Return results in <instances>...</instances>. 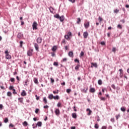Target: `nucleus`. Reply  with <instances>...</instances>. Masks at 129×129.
<instances>
[{
	"instance_id": "obj_52",
	"label": "nucleus",
	"mask_w": 129,
	"mask_h": 129,
	"mask_svg": "<svg viewBox=\"0 0 129 129\" xmlns=\"http://www.w3.org/2000/svg\"><path fill=\"white\" fill-rule=\"evenodd\" d=\"M111 87L112 88H113V89H115V86L114 85V84H112L111 85Z\"/></svg>"
},
{
	"instance_id": "obj_26",
	"label": "nucleus",
	"mask_w": 129,
	"mask_h": 129,
	"mask_svg": "<svg viewBox=\"0 0 129 129\" xmlns=\"http://www.w3.org/2000/svg\"><path fill=\"white\" fill-rule=\"evenodd\" d=\"M98 84H99V85H101V84H102V81L101 80H99L98 81Z\"/></svg>"
},
{
	"instance_id": "obj_5",
	"label": "nucleus",
	"mask_w": 129,
	"mask_h": 129,
	"mask_svg": "<svg viewBox=\"0 0 129 129\" xmlns=\"http://www.w3.org/2000/svg\"><path fill=\"white\" fill-rule=\"evenodd\" d=\"M36 41L38 44H41L42 43V38L38 37Z\"/></svg>"
},
{
	"instance_id": "obj_38",
	"label": "nucleus",
	"mask_w": 129,
	"mask_h": 129,
	"mask_svg": "<svg viewBox=\"0 0 129 129\" xmlns=\"http://www.w3.org/2000/svg\"><path fill=\"white\" fill-rule=\"evenodd\" d=\"M18 100L22 103V102H23V98H19Z\"/></svg>"
},
{
	"instance_id": "obj_49",
	"label": "nucleus",
	"mask_w": 129,
	"mask_h": 129,
	"mask_svg": "<svg viewBox=\"0 0 129 129\" xmlns=\"http://www.w3.org/2000/svg\"><path fill=\"white\" fill-rule=\"evenodd\" d=\"M57 107H60V106H61V103L58 102V103L57 104Z\"/></svg>"
},
{
	"instance_id": "obj_43",
	"label": "nucleus",
	"mask_w": 129,
	"mask_h": 129,
	"mask_svg": "<svg viewBox=\"0 0 129 129\" xmlns=\"http://www.w3.org/2000/svg\"><path fill=\"white\" fill-rule=\"evenodd\" d=\"M67 93H70V92H71V89H67Z\"/></svg>"
},
{
	"instance_id": "obj_15",
	"label": "nucleus",
	"mask_w": 129,
	"mask_h": 129,
	"mask_svg": "<svg viewBox=\"0 0 129 129\" xmlns=\"http://www.w3.org/2000/svg\"><path fill=\"white\" fill-rule=\"evenodd\" d=\"M72 116L73 118H77V115L76 114V113H73L72 114Z\"/></svg>"
},
{
	"instance_id": "obj_25",
	"label": "nucleus",
	"mask_w": 129,
	"mask_h": 129,
	"mask_svg": "<svg viewBox=\"0 0 129 129\" xmlns=\"http://www.w3.org/2000/svg\"><path fill=\"white\" fill-rule=\"evenodd\" d=\"M34 82L35 83V84H38V79L35 78L34 79Z\"/></svg>"
},
{
	"instance_id": "obj_20",
	"label": "nucleus",
	"mask_w": 129,
	"mask_h": 129,
	"mask_svg": "<svg viewBox=\"0 0 129 129\" xmlns=\"http://www.w3.org/2000/svg\"><path fill=\"white\" fill-rule=\"evenodd\" d=\"M6 59H11L12 56H11V55L8 54L6 55Z\"/></svg>"
},
{
	"instance_id": "obj_18",
	"label": "nucleus",
	"mask_w": 129,
	"mask_h": 129,
	"mask_svg": "<svg viewBox=\"0 0 129 129\" xmlns=\"http://www.w3.org/2000/svg\"><path fill=\"white\" fill-rule=\"evenodd\" d=\"M90 92H92V93L95 92V89L94 88H91L90 89Z\"/></svg>"
},
{
	"instance_id": "obj_3",
	"label": "nucleus",
	"mask_w": 129,
	"mask_h": 129,
	"mask_svg": "<svg viewBox=\"0 0 129 129\" xmlns=\"http://www.w3.org/2000/svg\"><path fill=\"white\" fill-rule=\"evenodd\" d=\"M33 49H29L27 51V55L29 56H31L33 55Z\"/></svg>"
},
{
	"instance_id": "obj_42",
	"label": "nucleus",
	"mask_w": 129,
	"mask_h": 129,
	"mask_svg": "<svg viewBox=\"0 0 129 129\" xmlns=\"http://www.w3.org/2000/svg\"><path fill=\"white\" fill-rule=\"evenodd\" d=\"M94 127H95V128L98 129V127H99V126H98V124H95Z\"/></svg>"
},
{
	"instance_id": "obj_21",
	"label": "nucleus",
	"mask_w": 129,
	"mask_h": 129,
	"mask_svg": "<svg viewBox=\"0 0 129 129\" xmlns=\"http://www.w3.org/2000/svg\"><path fill=\"white\" fill-rule=\"evenodd\" d=\"M52 51H53V52H55V51H56V50H57V46H53L52 47V48H51Z\"/></svg>"
},
{
	"instance_id": "obj_56",
	"label": "nucleus",
	"mask_w": 129,
	"mask_h": 129,
	"mask_svg": "<svg viewBox=\"0 0 129 129\" xmlns=\"http://www.w3.org/2000/svg\"><path fill=\"white\" fill-rule=\"evenodd\" d=\"M34 124H33L32 126H33V128H37V127L38 126V125H35V126H34Z\"/></svg>"
},
{
	"instance_id": "obj_37",
	"label": "nucleus",
	"mask_w": 129,
	"mask_h": 129,
	"mask_svg": "<svg viewBox=\"0 0 129 129\" xmlns=\"http://www.w3.org/2000/svg\"><path fill=\"white\" fill-rule=\"evenodd\" d=\"M29 81H28V80H26L25 82V84H24V86H28V82Z\"/></svg>"
},
{
	"instance_id": "obj_58",
	"label": "nucleus",
	"mask_w": 129,
	"mask_h": 129,
	"mask_svg": "<svg viewBox=\"0 0 129 129\" xmlns=\"http://www.w3.org/2000/svg\"><path fill=\"white\" fill-rule=\"evenodd\" d=\"M119 71L120 72V75H121V74H122V72H121L122 71V69H120L119 70Z\"/></svg>"
},
{
	"instance_id": "obj_62",
	"label": "nucleus",
	"mask_w": 129,
	"mask_h": 129,
	"mask_svg": "<svg viewBox=\"0 0 129 129\" xmlns=\"http://www.w3.org/2000/svg\"><path fill=\"white\" fill-rule=\"evenodd\" d=\"M101 129H106V126H103Z\"/></svg>"
},
{
	"instance_id": "obj_54",
	"label": "nucleus",
	"mask_w": 129,
	"mask_h": 129,
	"mask_svg": "<svg viewBox=\"0 0 129 129\" xmlns=\"http://www.w3.org/2000/svg\"><path fill=\"white\" fill-rule=\"evenodd\" d=\"M50 81L51 82V83H53L55 80H54V79H53V78H50Z\"/></svg>"
},
{
	"instance_id": "obj_23",
	"label": "nucleus",
	"mask_w": 129,
	"mask_h": 129,
	"mask_svg": "<svg viewBox=\"0 0 129 129\" xmlns=\"http://www.w3.org/2000/svg\"><path fill=\"white\" fill-rule=\"evenodd\" d=\"M49 11H50V13H51V14H53V13H54V8H53L51 7H50L49 8Z\"/></svg>"
},
{
	"instance_id": "obj_63",
	"label": "nucleus",
	"mask_w": 129,
	"mask_h": 129,
	"mask_svg": "<svg viewBox=\"0 0 129 129\" xmlns=\"http://www.w3.org/2000/svg\"><path fill=\"white\" fill-rule=\"evenodd\" d=\"M51 56L52 57H54V56H55V53L54 52L51 53Z\"/></svg>"
},
{
	"instance_id": "obj_41",
	"label": "nucleus",
	"mask_w": 129,
	"mask_h": 129,
	"mask_svg": "<svg viewBox=\"0 0 129 129\" xmlns=\"http://www.w3.org/2000/svg\"><path fill=\"white\" fill-rule=\"evenodd\" d=\"M120 117V114H118V115H116V120H117V119H118V118Z\"/></svg>"
},
{
	"instance_id": "obj_28",
	"label": "nucleus",
	"mask_w": 129,
	"mask_h": 129,
	"mask_svg": "<svg viewBox=\"0 0 129 129\" xmlns=\"http://www.w3.org/2000/svg\"><path fill=\"white\" fill-rule=\"evenodd\" d=\"M117 28H118V29H120V30H121V29H122V26L120 25V24H118L117 26Z\"/></svg>"
},
{
	"instance_id": "obj_17",
	"label": "nucleus",
	"mask_w": 129,
	"mask_h": 129,
	"mask_svg": "<svg viewBox=\"0 0 129 129\" xmlns=\"http://www.w3.org/2000/svg\"><path fill=\"white\" fill-rule=\"evenodd\" d=\"M86 110H87V111H89V112L87 114L88 115H90L91 114V113L92 112L91 110H90V109H89V108H87Z\"/></svg>"
},
{
	"instance_id": "obj_22",
	"label": "nucleus",
	"mask_w": 129,
	"mask_h": 129,
	"mask_svg": "<svg viewBox=\"0 0 129 129\" xmlns=\"http://www.w3.org/2000/svg\"><path fill=\"white\" fill-rule=\"evenodd\" d=\"M69 57H73V51H70L68 53Z\"/></svg>"
},
{
	"instance_id": "obj_19",
	"label": "nucleus",
	"mask_w": 129,
	"mask_h": 129,
	"mask_svg": "<svg viewBox=\"0 0 129 129\" xmlns=\"http://www.w3.org/2000/svg\"><path fill=\"white\" fill-rule=\"evenodd\" d=\"M43 101L45 103V104H47L48 103V101H47V98L46 97H43Z\"/></svg>"
},
{
	"instance_id": "obj_30",
	"label": "nucleus",
	"mask_w": 129,
	"mask_h": 129,
	"mask_svg": "<svg viewBox=\"0 0 129 129\" xmlns=\"http://www.w3.org/2000/svg\"><path fill=\"white\" fill-rule=\"evenodd\" d=\"M67 58H64L62 59V60L61 61V63H63V62H67Z\"/></svg>"
},
{
	"instance_id": "obj_27",
	"label": "nucleus",
	"mask_w": 129,
	"mask_h": 129,
	"mask_svg": "<svg viewBox=\"0 0 129 129\" xmlns=\"http://www.w3.org/2000/svg\"><path fill=\"white\" fill-rule=\"evenodd\" d=\"M54 18H56V19H59L60 16H59V14H56L55 15H54Z\"/></svg>"
},
{
	"instance_id": "obj_51",
	"label": "nucleus",
	"mask_w": 129,
	"mask_h": 129,
	"mask_svg": "<svg viewBox=\"0 0 129 129\" xmlns=\"http://www.w3.org/2000/svg\"><path fill=\"white\" fill-rule=\"evenodd\" d=\"M69 1L71 3H72V4H74V3H75V1H76V0H69Z\"/></svg>"
},
{
	"instance_id": "obj_16",
	"label": "nucleus",
	"mask_w": 129,
	"mask_h": 129,
	"mask_svg": "<svg viewBox=\"0 0 129 129\" xmlns=\"http://www.w3.org/2000/svg\"><path fill=\"white\" fill-rule=\"evenodd\" d=\"M22 96H26L27 95V93L25 90H23L22 92L21 93Z\"/></svg>"
},
{
	"instance_id": "obj_32",
	"label": "nucleus",
	"mask_w": 129,
	"mask_h": 129,
	"mask_svg": "<svg viewBox=\"0 0 129 129\" xmlns=\"http://www.w3.org/2000/svg\"><path fill=\"white\" fill-rule=\"evenodd\" d=\"M4 122L5 123H7V122H9V119L8 118H5L4 119Z\"/></svg>"
},
{
	"instance_id": "obj_10",
	"label": "nucleus",
	"mask_w": 129,
	"mask_h": 129,
	"mask_svg": "<svg viewBox=\"0 0 129 129\" xmlns=\"http://www.w3.org/2000/svg\"><path fill=\"white\" fill-rule=\"evenodd\" d=\"M87 90H88V88H87L86 89L84 88L81 89L82 92H83L84 93H87Z\"/></svg>"
},
{
	"instance_id": "obj_4",
	"label": "nucleus",
	"mask_w": 129,
	"mask_h": 129,
	"mask_svg": "<svg viewBox=\"0 0 129 129\" xmlns=\"http://www.w3.org/2000/svg\"><path fill=\"white\" fill-rule=\"evenodd\" d=\"M54 112L56 115H60V110L59 109L56 108L55 109Z\"/></svg>"
},
{
	"instance_id": "obj_33",
	"label": "nucleus",
	"mask_w": 129,
	"mask_h": 129,
	"mask_svg": "<svg viewBox=\"0 0 129 129\" xmlns=\"http://www.w3.org/2000/svg\"><path fill=\"white\" fill-rule=\"evenodd\" d=\"M79 67H80V65H77L75 68V70H78V69H79Z\"/></svg>"
},
{
	"instance_id": "obj_12",
	"label": "nucleus",
	"mask_w": 129,
	"mask_h": 129,
	"mask_svg": "<svg viewBox=\"0 0 129 129\" xmlns=\"http://www.w3.org/2000/svg\"><path fill=\"white\" fill-rule=\"evenodd\" d=\"M53 98H54V96L53 95V94H50L49 95H48V99L52 100L53 99Z\"/></svg>"
},
{
	"instance_id": "obj_55",
	"label": "nucleus",
	"mask_w": 129,
	"mask_h": 129,
	"mask_svg": "<svg viewBox=\"0 0 129 129\" xmlns=\"http://www.w3.org/2000/svg\"><path fill=\"white\" fill-rule=\"evenodd\" d=\"M9 89H10V90H13V89H14V87H13V86H10V87H9Z\"/></svg>"
},
{
	"instance_id": "obj_31",
	"label": "nucleus",
	"mask_w": 129,
	"mask_h": 129,
	"mask_svg": "<svg viewBox=\"0 0 129 129\" xmlns=\"http://www.w3.org/2000/svg\"><path fill=\"white\" fill-rule=\"evenodd\" d=\"M23 124L24 126H27L28 125V122L26 121H25L23 123Z\"/></svg>"
},
{
	"instance_id": "obj_50",
	"label": "nucleus",
	"mask_w": 129,
	"mask_h": 129,
	"mask_svg": "<svg viewBox=\"0 0 129 129\" xmlns=\"http://www.w3.org/2000/svg\"><path fill=\"white\" fill-rule=\"evenodd\" d=\"M100 99H101V100H102L103 101H105V98H104V97H101L100 98Z\"/></svg>"
},
{
	"instance_id": "obj_2",
	"label": "nucleus",
	"mask_w": 129,
	"mask_h": 129,
	"mask_svg": "<svg viewBox=\"0 0 129 129\" xmlns=\"http://www.w3.org/2000/svg\"><path fill=\"white\" fill-rule=\"evenodd\" d=\"M38 26V24L36 22V21H34L32 24V28L33 30H38V27H37Z\"/></svg>"
},
{
	"instance_id": "obj_48",
	"label": "nucleus",
	"mask_w": 129,
	"mask_h": 129,
	"mask_svg": "<svg viewBox=\"0 0 129 129\" xmlns=\"http://www.w3.org/2000/svg\"><path fill=\"white\" fill-rule=\"evenodd\" d=\"M54 66H58V62H54L53 63Z\"/></svg>"
},
{
	"instance_id": "obj_8",
	"label": "nucleus",
	"mask_w": 129,
	"mask_h": 129,
	"mask_svg": "<svg viewBox=\"0 0 129 129\" xmlns=\"http://www.w3.org/2000/svg\"><path fill=\"white\" fill-rule=\"evenodd\" d=\"M91 65H92L91 66V68H92V67H95V68H97V63L92 62Z\"/></svg>"
},
{
	"instance_id": "obj_7",
	"label": "nucleus",
	"mask_w": 129,
	"mask_h": 129,
	"mask_svg": "<svg viewBox=\"0 0 129 129\" xmlns=\"http://www.w3.org/2000/svg\"><path fill=\"white\" fill-rule=\"evenodd\" d=\"M59 21L60 22H63L64 20H65V17H64V16H61L60 17H59Z\"/></svg>"
},
{
	"instance_id": "obj_6",
	"label": "nucleus",
	"mask_w": 129,
	"mask_h": 129,
	"mask_svg": "<svg viewBox=\"0 0 129 129\" xmlns=\"http://www.w3.org/2000/svg\"><path fill=\"white\" fill-rule=\"evenodd\" d=\"M83 37L85 39H86L88 37V33L87 32H84Z\"/></svg>"
},
{
	"instance_id": "obj_59",
	"label": "nucleus",
	"mask_w": 129,
	"mask_h": 129,
	"mask_svg": "<svg viewBox=\"0 0 129 129\" xmlns=\"http://www.w3.org/2000/svg\"><path fill=\"white\" fill-rule=\"evenodd\" d=\"M49 108V106L48 105H45L43 106V108Z\"/></svg>"
},
{
	"instance_id": "obj_13",
	"label": "nucleus",
	"mask_w": 129,
	"mask_h": 129,
	"mask_svg": "<svg viewBox=\"0 0 129 129\" xmlns=\"http://www.w3.org/2000/svg\"><path fill=\"white\" fill-rule=\"evenodd\" d=\"M53 99H54L55 100H58L60 99V97H59L58 95L54 96Z\"/></svg>"
},
{
	"instance_id": "obj_53",
	"label": "nucleus",
	"mask_w": 129,
	"mask_h": 129,
	"mask_svg": "<svg viewBox=\"0 0 129 129\" xmlns=\"http://www.w3.org/2000/svg\"><path fill=\"white\" fill-rule=\"evenodd\" d=\"M14 94H17V92H16V90L15 89H13Z\"/></svg>"
},
{
	"instance_id": "obj_36",
	"label": "nucleus",
	"mask_w": 129,
	"mask_h": 129,
	"mask_svg": "<svg viewBox=\"0 0 129 129\" xmlns=\"http://www.w3.org/2000/svg\"><path fill=\"white\" fill-rule=\"evenodd\" d=\"M120 110H121V111L124 112V111H125V108H124V107H121Z\"/></svg>"
},
{
	"instance_id": "obj_60",
	"label": "nucleus",
	"mask_w": 129,
	"mask_h": 129,
	"mask_svg": "<svg viewBox=\"0 0 129 129\" xmlns=\"http://www.w3.org/2000/svg\"><path fill=\"white\" fill-rule=\"evenodd\" d=\"M5 54H6V55L9 54V51H8V50H6V51H5Z\"/></svg>"
},
{
	"instance_id": "obj_40",
	"label": "nucleus",
	"mask_w": 129,
	"mask_h": 129,
	"mask_svg": "<svg viewBox=\"0 0 129 129\" xmlns=\"http://www.w3.org/2000/svg\"><path fill=\"white\" fill-rule=\"evenodd\" d=\"M7 96H12V93L11 92H8L7 93Z\"/></svg>"
},
{
	"instance_id": "obj_11",
	"label": "nucleus",
	"mask_w": 129,
	"mask_h": 129,
	"mask_svg": "<svg viewBox=\"0 0 129 129\" xmlns=\"http://www.w3.org/2000/svg\"><path fill=\"white\" fill-rule=\"evenodd\" d=\"M34 47H35V49L36 51H38L39 50V45H38V44L37 43H35L34 44Z\"/></svg>"
},
{
	"instance_id": "obj_45",
	"label": "nucleus",
	"mask_w": 129,
	"mask_h": 129,
	"mask_svg": "<svg viewBox=\"0 0 129 129\" xmlns=\"http://www.w3.org/2000/svg\"><path fill=\"white\" fill-rule=\"evenodd\" d=\"M58 92H59L58 91H53V93L54 94H58Z\"/></svg>"
},
{
	"instance_id": "obj_61",
	"label": "nucleus",
	"mask_w": 129,
	"mask_h": 129,
	"mask_svg": "<svg viewBox=\"0 0 129 129\" xmlns=\"http://www.w3.org/2000/svg\"><path fill=\"white\" fill-rule=\"evenodd\" d=\"M75 62H77L78 63H79V60H78V59H75Z\"/></svg>"
},
{
	"instance_id": "obj_14",
	"label": "nucleus",
	"mask_w": 129,
	"mask_h": 129,
	"mask_svg": "<svg viewBox=\"0 0 129 129\" xmlns=\"http://www.w3.org/2000/svg\"><path fill=\"white\" fill-rule=\"evenodd\" d=\"M84 27L86 29H88L89 28V22H87V23L84 24Z\"/></svg>"
},
{
	"instance_id": "obj_35",
	"label": "nucleus",
	"mask_w": 129,
	"mask_h": 129,
	"mask_svg": "<svg viewBox=\"0 0 129 129\" xmlns=\"http://www.w3.org/2000/svg\"><path fill=\"white\" fill-rule=\"evenodd\" d=\"M84 55V52L83 51H81L80 54V57H82Z\"/></svg>"
},
{
	"instance_id": "obj_39",
	"label": "nucleus",
	"mask_w": 129,
	"mask_h": 129,
	"mask_svg": "<svg viewBox=\"0 0 129 129\" xmlns=\"http://www.w3.org/2000/svg\"><path fill=\"white\" fill-rule=\"evenodd\" d=\"M80 22H81V20L80 19V18H78L77 21V24H79V23H80Z\"/></svg>"
},
{
	"instance_id": "obj_9",
	"label": "nucleus",
	"mask_w": 129,
	"mask_h": 129,
	"mask_svg": "<svg viewBox=\"0 0 129 129\" xmlns=\"http://www.w3.org/2000/svg\"><path fill=\"white\" fill-rule=\"evenodd\" d=\"M18 39H22L23 38V34L22 33H19L17 35Z\"/></svg>"
},
{
	"instance_id": "obj_46",
	"label": "nucleus",
	"mask_w": 129,
	"mask_h": 129,
	"mask_svg": "<svg viewBox=\"0 0 129 129\" xmlns=\"http://www.w3.org/2000/svg\"><path fill=\"white\" fill-rule=\"evenodd\" d=\"M39 110H39V109L36 108V109H35V113H38V112H39Z\"/></svg>"
},
{
	"instance_id": "obj_64",
	"label": "nucleus",
	"mask_w": 129,
	"mask_h": 129,
	"mask_svg": "<svg viewBox=\"0 0 129 129\" xmlns=\"http://www.w3.org/2000/svg\"><path fill=\"white\" fill-rule=\"evenodd\" d=\"M71 129H76V127H75V126H72V127H71Z\"/></svg>"
},
{
	"instance_id": "obj_34",
	"label": "nucleus",
	"mask_w": 129,
	"mask_h": 129,
	"mask_svg": "<svg viewBox=\"0 0 129 129\" xmlns=\"http://www.w3.org/2000/svg\"><path fill=\"white\" fill-rule=\"evenodd\" d=\"M102 18L100 16H99L98 18V21L99 23H101V22H102Z\"/></svg>"
},
{
	"instance_id": "obj_57",
	"label": "nucleus",
	"mask_w": 129,
	"mask_h": 129,
	"mask_svg": "<svg viewBox=\"0 0 129 129\" xmlns=\"http://www.w3.org/2000/svg\"><path fill=\"white\" fill-rule=\"evenodd\" d=\"M119 11L117 9H116L114 11V13H118Z\"/></svg>"
},
{
	"instance_id": "obj_1",
	"label": "nucleus",
	"mask_w": 129,
	"mask_h": 129,
	"mask_svg": "<svg viewBox=\"0 0 129 129\" xmlns=\"http://www.w3.org/2000/svg\"><path fill=\"white\" fill-rule=\"evenodd\" d=\"M72 36V33H71V32H69L67 35H64V38L66 39V40H68V41H69L70 37Z\"/></svg>"
},
{
	"instance_id": "obj_47",
	"label": "nucleus",
	"mask_w": 129,
	"mask_h": 129,
	"mask_svg": "<svg viewBox=\"0 0 129 129\" xmlns=\"http://www.w3.org/2000/svg\"><path fill=\"white\" fill-rule=\"evenodd\" d=\"M10 81H11V82H15V78H12L10 79Z\"/></svg>"
},
{
	"instance_id": "obj_29",
	"label": "nucleus",
	"mask_w": 129,
	"mask_h": 129,
	"mask_svg": "<svg viewBox=\"0 0 129 129\" xmlns=\"http://www.w3.org/2000/svg\"><path fill=\"white\" fill-rule=\"evenodd\" d=\"M116 51V48H115L114 47H112V52L115 53Z\"/></svg>"
},
{
	"instance_id": "obj_24",
	"label": "nucleus",
	"mask_w": 129,
	"mask_h": 129,
	"mask_svg": "<svg viewBox=\"0 0 129 129\" xmlns=\"http://www.w3.org/2000/svg\"><path fill=\"white\" fill-rule=\"evenodd\" d=\"M36 125H37V126H42V122L41 121H39L37 123Z\"/></svg>"
},
{
	"instance_id": "obj_44",
	"label": "nucleus",
	"mask_w": 129,
	"mask_h": 129,
	"mask_svg": "<svg viewBox=\"0 0 129 129\" xmlns=\"http://www.w3.org/2000/svg\"><path fill=\"white\" fill-rule=\"evenodd\" d=\"M23 43H24L23 41H20V47L21 48H22V47H23Z\"/></svg>"
}]
</instances>
